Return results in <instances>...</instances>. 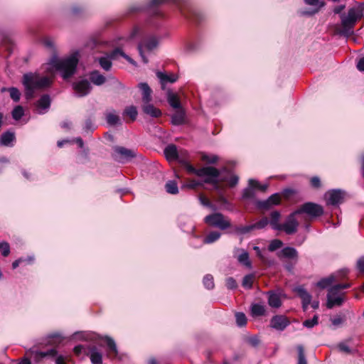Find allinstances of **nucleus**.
Here are the masks:
<instances>
[{
    "label": "nucleus",
    "instance_id": "9d476101",
    "mask_svg": "<svg viewBox=\"0 0 364 364\" xmlns=\"http://www.w3.org/2000/svg\"><path fill=\"white\" fill-rule=\"evenodd\" d=\"M136 156V154L133 149H129L123 146L114 147L113 158L120 163H125Z\"/></svg>",
    "mask_w": 364,
    "mask_h": 364
},
{
    "label": "nucleus",
    "instance_id": "c9c22d12",
    "mask_svg": "<svg viewBox=\"0 0 364 364\" xmlns=\"http://www.w3.org/2000/svg\"><path fill=\"white\" fill-rule=\"evenodd\" d=\"M336 281V276L333 274H331L327 277H324L319 280L316 283V286L321 289H326L328 287H330L334 282Z\"/></svg>",
    "mask_w": 364,
    "mask_h": 364
},
{
    "label": "nucleus",
    "instance_id": "bf43d9fd",
    "mask_svg": "<svg viewBox=\"0 0 364 364\" xmlns=\"http://www.w3.org/2000/svg\"><path fill=\"white\" fill-rule=\"evenodd\" d=\"M226 287L229 289H235L237 287V284L233 277L226 279Z\"/></svg>",
    "mask_w": 364,
    "mask_h": 364
},
{
    "label": "nucleus",
    "instance_id": "79ce46f5",
    "mask_svg": "<svg viewBox=\"0 0 364 364\" xmlns=\"http://www.w3.org/2000/svg\"><path fill=\"white\" fill-rule=\"evenodd\" d=\"M254 229L253 225H246V226H235L234 228V231L236 234L244 235H246Z\"/></svg>",
    "mask_w": 364,
    "mask_h": 364
},
{
    "label": "nucleus",
    "instance_id": "9b49d317",
    "mask_svg": "<svg viewBox=\"0 0 364 364\" xmlns=\"http://www.w3.org/2000/svg\"><path fill=\"white\" fill-rule=\"evenodd\" d=\"M346 193L341 189H332L327 191L324 198L328 205L337 206L343 202Z\"/></svg>",
    "mask_w": 364,
    "mask_h": 364
},
{
    "label": "nucleus",
    "instance_id": "1a4fd4ad",
    "mask_svg": "<svg viewBox=\"0 0 364 364\" xmlns=\"http://www.w3.org/2000/svg\"><path fill=\"white\" fill-rule=\"evenodd\" d=\"M298 215L296 210L287 216L284 223H282L279 230L284 231L287 235H293L296 232L299 227V222L296 218Z\"/></svg>",
    "mask_w": 364,
    "mask_h": 364
},
{
    "label": "nucleus",
    "instance_id": "8fccbe9b",
    "mask_svg": "<svg viewBox=\"0 0 364 364\" xmlns=\"http://www.w3.org/2000/svg\"><path fill=\"white\" fill-rule=\"evenodd\" d=\"M205 287L208 289H212L214 287L213 277L210 274H207L203 277V280Z\"/></svg>",
    "mask_w": 364,
    "mask_h": 364
},
{
    "label": "nucleus",
    "instance_id": "052dcab7",
    "mask_svg": "<svg viewBox=\"0 0 364 364\" xmlns=\"http://www.w3.org/2000/svg\"><path fill=\"white\" fill-rule=\"evenodd\" d=\"M74 350V353L76 354V355H80V353H84L85 354L87 355V351H88V347L86 348L85 346H82V345H79V346H77L74 348L73 349Z\"/></svg>",
    "mask_w": 364,
    "mask_h": 364
},
{
    "label": "nucleus",
    "instance_id": "c85d7f7f",
    "mask_svg": "<svg viewBox=\"0 0 364 364\" xmlns=\"http://www.w3.org/2000/svg\"><path fill=\"white\" fill-rule=\"evenodd\" d=\"M237 251L240 252L237 257V261L245 267L251 269L252 264L250 260L248 252L242 249H237Z\"/></svg>",
    "mask_w": 364,
    "mask_h": 364
},
{
    "label": "nucleus",
    "instance_id": "c03bdc74",
    "mask_svg": "<svg viewBox=\"0 0 364 364\" xmlns=\"http://www.w3.org/2000/svg\"><path fill=\"white\" fill-rule=\"evenodd\" d=\"M165 188L166 192L171 194H176L178 192L177 183L174 181H168L165 185Z\"/></svg>",
    "mask_w": 364,
    "mask_h": 364
},
{
    "label": "nucleus",
    "instance_id": "0e129e2a",
    "mask_svg": "<svg viewBox=\"0 0 364 364\" xmlns=\"http://www.w3.org/2000/svg\"><path fill=\"white\" fill-rule=\"evenodd\" d=\"M357 268L359 272L364 273V257H361L357 262Z\"/></svg>",
    "mask_w": 364,
    "mask_h": 364
},
{
    "label": "nucleus",
    "instance_id": "13d9d810",
    "mask_svg": "<svg viewBox=\"0 0 364 364\" xmlns=\"http://www.w3.org/2000/svg\"><path fill=\"white\" fill-rule=\"evenodd\" d=\"M199 200H200V203L203 206L208 207V208H211L213 210H216L215 206L212 205V203L205 197H204L203 196H200V198H199Z\"/></svg>",
    "mask_w": 364,
    "mask_h": 364
},
{
    "label": "nucleus",
    "instance_id": "ea45409f",
    "mask_svg": "<svg viewBox=\"0 0 364 364\" xmlns=\"http://www.w3.org/2000/svg\"><path fill=\"white\" fill-rule=\"evenodd\" d=\"M221 237V233L218 231H212L209 232L203 239V242L205 244H211L218 240L220 239Z\"/></svg>",
    "mask_w": 364,
    "mask_h": 364
},
{
    "label": "nucleus",
    "instance_id": "4d7b16f0",
    "mask_svg": "<svg viewBox=\"0 0 364 364\" xmlns=\"http://www.w3.org/2000/svg\"><path fill=\"white\" fill-rule=\"evenodd\" d=\"M202 159L208 164H215L217 162L218 157L215 155L203 154L202 156Z\"/></svg>",
    "mask_w": 364,
    "mask_h": 364
},
{
    "label": "nucleus",
    "instance_id": "b1692460",
    "mask_svg": "<svg viewBox=\"0 0 364 364\" xmlns=\"http://www.w3.org/2000/svg\"><path fill=\"white\" fill-rule=\"evenodd\" d=\"M141 91L143 103L150 102L151 101L152 90L146 82H140L138 85Z\"/></svg>",
    "mask_w": 364,
    "mask_h": 364
},
{
    "label": "nucleus",
    "instance_id": "2f4dec72",
    "mask_svg": "<svg viewBox=\"0 0 364 364\" xmlns=\"http://www.w3.org/2000/svg\"><path fill=\"white\" fill-rule=\"evenodd\" d=\"M167 100H168L169 105L173 108L176 109H181V102H180L178 96L176 94H175L171 91H168L167 93Z\"/></svg>",
    "mask_w": 364,
    "mask_h": 364
},
{
    "label": "nucleus",
    "instance_id": "6ab92c4d",
    "mask_svg": "<svg viewBox=\"0 0 364 364\" xmlns=\"http://www.w3.org/2000/svg\"><path fill=\"white\" fill-rule=\"evenodd\" d=\"M90 358L92 364H102V354L95 346H89L87 353Z\"/></svg>",
    "mask_w": 364,
    "mask_h": 364
},
{
    "label": "nucleus",
    "instance_id": "69168bd1",
    "mask_svg": "<svg viewBox=\"0 0 364 364\" xmlns=\"http://www.w3.org/2000/svg\"><path fill=\"white\" fill-rule=\"evenodd\" d=\"M311 184L314 188H318L321 186L320 178L317 176H314L311 179Z\"/></svg>",
    "mask_w": 364,
    "mask_h": 364
},
{
    "label": "nucleus",
    "instance_id": "aec40b11",
    "mask_svg": "<svg viewBox=\"0 0 364 364\" xmlns=\"http://www.w3.org/2000/svg\"><path fill=\"white\" fill-rule=\"evenodd\" d=\"M178 156L176 161L181 164L189 173H192V171L190 169V167L193 166L190 163V156L188 151L185 149H178Z\"/></svg>",
    "mask_w": 364,
    "mask_h": 364
},
{
    "label": "nucleus",
    "instance_id": "37998d69",
    "mask_svg": "<svg viewBox=\"0 0 364 364\" xmlns=\"http://www.w3.org/2000/svg\"><path fill=\"white\" fill-rule=\"evenodd\" d=\"M124 114L129 117L132 121H134L138 115L136 107L133 105L126 107Z\"/></svg>",
    "mask_w": 364,
    "mask_h": 364
},
{
    "label": "nucleus",
    "instance_id": "5fc2aeb1",
    "mask_svg": "<svg viewBox=\"0 0 364 364\" xmlns=\"http://www.w3.org/2000/svg\"><path fill=\"white\" fill-rule=\"evenodd\" d=\"M0 252L4 257H7L10 253V246L6 242H0Z\"/></svg>",
    "mask_w": 364,
    "mask_h": 364
},
{
    "label": "nucleus",
    "instance_id": "4be33fe9",
    "mask_svg": "<svg viewBox=\"0 0 364 364\" xmlns=\"http://www.w3.org/2000/svg\"><path fill=\"white\" fill-rule=\"evenodd\" d=\"M249 186L244 189L242 193L243 199H252L255 198V186L258 185V181L255 179H250L248 181Z\"/></svg>",
    "mask_w": 364,
    "mask_h": 364
},
{
    "label": "nucleus",
    "instance_id": "49530a36",
    "mask_svg": "<svg viewBox=\"0 0 364 364\" xmlns=\"http://www.w3.org/2000/svg\"><path fill=\"white\" fill-rule=\"evenodd\" d=\"M283 246V242L279 239L272 240L268 246V250L270 252H274Z\"/></svg>",
    "mask_w": 364,
    "mask_h": 364
},
{
    "label": "nucleus",
    "instance_id": "864d4df0",
    "mask_svg": "<svg viewBox=\"0 0 364 364\" xmlns=\"http://www.w3.org/2000/svg\"><path fill=\"white\" fill-rule=\"evenodd\" d=\"M297 349H298V363H297V364H307L306 359L304 355L303 347L301 346H299Z\"/></svg>",
    "mask_w": 364,
    "mask_h": 364
},
{
    "label": "nucleus",
    "instance_id": "dca6fc26",
    "mask_svg": "<svg viewBox=\"0 0 364 364\" xmlns=\"http://www.w3.org/2000/svg\"><path fill=\"white\" fill-rule=\"evenodd\" d=\"M280 202V196L278 193H274L264 200H258L257 202V206L261 209L267 210L274 205H277Z\"/></svg>",
    "mask_w": 364,
    "mask_h": 364
},
{
    "label": "nucleus",
    "instance_id": "6e6d98bb",
    "mask_svg": "<svg viewBox=\"0 0 364 364\" xmlns=\"http://www.w3.org/2000/svg\"><path fill=\"white\" fill-rule=\"evenodd\" d=\"M269 223V220L267 218H263L259 221L253 225L254 229H262L265 228Z\"/></svg>",
    "mask_w": 364,
    "mask_h": 364
},
{
    "label": "nucleus",
    "instance_id": "4c0bfd02",
    "mask_svg": "<svg viewBox=\"0 0 364 364\" xmlns=\"http://www.w3.org/2000/svg\"><path fill=\"white\" fill-rule=\"evenodd\" d=\"M106 121L109 125H117L121 124L119 117L115 113L114 111L108 112L106 113Z\"/></svg>",
    "mask_w": 364,
    "mask_h": 364
},
{
    "label": "nucleus",
    "instance_id": "7c9ffc66",
    "mask_svg": "<svg viewBox=\"0 0 364 364\" xmlns=\"http://www.w3.org/2000/svg\"><path fill=\"white\" fill-rule=\"evenodd\" d=\"M354 338L353 337H350L346 339L344 341L341 342L338 345V348L340 351L346 353L347 354H353L356 350L355 348H350L348 346L349 343H353Z\"/></svg>",
    "mask_w": 364,
    "mask_h": 364
},
{
    "label": "nucleus",
    "instance_id": "338daca9",
    "mask_svg": "<svg viewBox=\"0 0 364 364\" xmlns=\"http://www.w3.org/2000/svg\"><path fill=\"white\" fill-rule=\"evenodd\" d=\"M118 54H119L121 56H122L124 58H125L129 63H131L134 65H136V62L132 58H131L129 56L126 55L122 50H120V51L118 52Z\"/></svg>",
    "mask_w": 364,
    "mask_h": 364
},
{
    "label": "nucleus",
    "instance_id": "774afa93",
    "mask_svg": "<svg viewBox=\"0 0 364 364\" xmlns=\"http://www.w3.org/2000/svg\"><path fill=\"white\" fill-rule=\"evenodd\" d=\"M357 68L359 71L364 72V57L361 58L358 62Z\"/></svg>",
    "mask_w": 364,
    "mask_h": 364
},
{
    "label": "nucleus",
    "instance_id": "20e7f679",
    "mask_svg": "<svg viewBox=\"0 0 364 364\" xmlns=\"http://www.w3.org/2000/svg\"><path fill=\"white\" fill-rule=\"evenodd\" d=\"M350 287V284H341L330 287L327 294V308L332 309L335 306L342 305L344 300V293H341V291Z\"/></svg>",
    "mask_w": 364,
    "mask_h": 364
},
{
    "label": "nucleus",
    "instance_id": "f8f14e48",
    "mask_svg": "<svg viewBox=\"0 0 364 364\" xmlns=\"http://www.w3.org/2000/svg\"><path fill=\"white\" fill-rule=\"evenodd\" d=\"M73 87L76 96L80 97L87 95L92 89L90 82L85 79L74 82Z\"/></svg>",
    "mask_w": 364,
    "mask_h": 364
},
{
    "label": "nucleus",
    "instance_id": "680f3d73",
    "mask_svg": "<svg viewBox=\"0 0 364 364\" xmlns=\"http://www.w3.org/2000/svg\"><path fill=\"white\" fill-rule=\"evenodd\" d=\"M168 0H151L146 9H151L155 6L166 2Z\"/></svg>",
    "mask_w": 364,
    "mask_h": 364
},
{
    "label": "nucleus",
    "instance_id": "bb28decb",
    "mask_svg": "<svg viewBox=\"0 0 364 364\" xmlns=\"http://www.w3.org/2000/svg\"><path fill=\"white\" fill-rule=\"evenodd\" d=\"M164 155L168 161H176L178 149L174 144L168 145L164 151Z\"/></svg>",
    "mask_w": 364,
    "mask_h": 364
},
{
    "label": "nucleus",
    "instance_id": "603ef678",
    "mask_svg": "<svg viewBox=\"0 0 364 364\" xmlns=\"http://www.w3.org/2000/svg\"><path fill=\"white\" fill-rule=\"evenodd\" d=\"M235 319L238 326H244L247 323L246 316L242 312H237L235 314Z\"/></svg>",
    "mask_w": 364,
    "mask_h": 364
},
{
    "label": "nucleus",
    "instance_id": "58836bf2",
    "mask_svg": "<svg viewBox=\"0 0 364 364\" xmlns=\"http://www.w3.org/2000/svg\"><path fill=\"white\" fill-rule=\"evenodd\" d=\"M31 353L34 355V358L38 361L39 359L45 358L46 356H55L57 354V351L55 349H50L49 350L41 352V351H31Z\"/></svg>",
    "mask_w": 364,
    "mask_h": 364
},
{
    "label": "nucleus",
    "instance_id": "473e14b6",
    "mask_svg": "<svg viewBox=\"0 0 364 364\" xmlns=\"http://www.w3.org/2000/svg\"><path fill=\"white\" fill-rule=\"evenodd\" d=\"M185 112L183 109H177L171 117V122L174 125H181L184 122Z\"/></svg>",
    "mask_w": 364,
    "mask_h": 364
},
{
    "label": "nucleus",
    "instance_id": "ddd939ff",
    "mask_svg": "<svg viewBox=\"0 0 364 364\" xmlns=\"http://www.w3.org/2000/svg\"><path fill=\"white\" fill-rule=\"evenodd\" d=\"M120 51L119 48L114 49L110 54L97 58L95 61H97L100 67L105 71H109L112 68V60H114L118 52Z\"/></svg>",
    "mask_w": 364,
    "mask_h": 364
},
{
    "label": "nucleus",
    "instance_id": "de8ad7c7",
    "mask_svg": "<svg viewBox=\"0 0 364 364\" xmlns=\"http://www.w3.org/2000/svg\"><path fill=\"white\" fill-rule=\"evenodd\" d=\"M318 323V316L314 315L311 319H306L303 322V326L307 328H312Z\"/></svg>",
    "mask_w": 364,
    "mask_h": 364
},
{
    "label": "nucleus",
    "instance_id": "f257e3e1",
    "mask_svg": "<svg viewBox=\"0 0 364 364\" xmlns=\"http://www.w3.org/2000/svg\"><path fill=\"white\" fill-rule=\"evenodd\" d=\"M22 84L25 88V95L27 99L33 97L37 90L48 87L51 84V80L47 76H41L38 73H27L23 75Z\"/></svg>",
    "mask_w": 364,
    "mask_h": 364
},
{
    "label": "nucleus",
    "instance_id": "e433bc0d",
    "mask_svg": "<svg viewBox=\"0 0 364 364\" xmlns=\"http://www.w3.org/2000/svg\"><path fill=\"white\" fill-rule=\"evenodd\" d=\"M268 304L270 306L274 308H279L282 305L281 299L277 294L273 292H268Z\"/></svg>",
    "mask_w": 364,
    "mask_h": 364
},
{
    "label": "nucleus",
    "instance_id": "a211bd4d",
    "mask_svg": "<svg viewBox=\"0 0 364 364\" xmlns=\"http://www.w3.org/2000/svg\"><path fill=\"white\" fill-rule=\"evenodd\" d=\"M105 341L107 346V356L110 359H120L114 341L109 336H105Z\"/></svg>",
    "mask_w": 364,
    "mask_h": 364
},
{
    "label": "nucleus",
    "instance_id": "f03ea898",
    "mask_svg": "<svg viewBox=\"0 0 364 364\" xmlns=\"http://www.w3.org/2000/svg\"><path fill=\"white\" fill-rule=\"evenodd\" d=\"M78 57V53L75 52L55 63V68L60 72L63 79L67 80L75 74L79 61Z\"/></svg>",
    "mask_w": 364,
    "mask_h": 364
},
{
    "label": "nucleus",
    "instance_id": "4468645a",
    "mask_svg": "<svg viewBox=\"0 0 364 364\" xmlns=\"http://www.w3.org/2000/svg\"><path fill=\"white\" fill-rule=\"evenodd\" d=\"M289 324L288 318L283 315L274 316L270 321V326L279 331H284Z\"/></svg>",
    "mask_w": 364,
    "mask_h": 364
},
{
    "label": "nucleus",
    "instance_id": "0eeeda50",
    "mask_svg": "<svg viewBox=\"0 0 364 364\" xmlns=\"http://www.w3.org/2000/svg\"><path fill=\"white\" fill-rule=\"evenodd\" d=\"M159 45V38L155 36H149L139 43L138 50L144 63H148V58L144 55V50L151 51Z\"/></svg>",
    "mask_w": 364,
    "mask_h": 364
},
{
    "label": "nucleus",
    "instance_id": "e2e57ef3",
    "mask_svg": "<svg viewBox=\"0 0 364 364\" xmlns=\"http://www.w3.org/2000/svg\"><path fill=\"white\" fill-rule=\"evenodd\" d=\"M139 33H140V29L138 27H134L133 28L132 31L130 33L129 36H128V39L129 41H132Z\"/></svg>",
    "mask_w": 364,
    "mask_h": 364
},
{
    "label": "nucleus",
    "instance_id": "412c9836",
    "mask_svg": "<svg viewBox=\"0 0 364 364\" xmlns=\"http://www.w3.org/2000/svg\"><path fill=\"white\" fill-rule=\"evenodd\" d=\"M38 113L42 114L47 112L50 106V98L48 95H43L36 103Z\"/></svg>",
    "mask_w": 364,
    "mask_h": 364
},
{
    "label": "nucleus",
    "instance_id": "393cba45",
    "mask_svg": "<svg viewBox=\"0 0 364 364\" xmlns=\"http://www.w3.org/2000/svg\"><path fill=\"white\" fill-rule=\"evenodd\" d=\"M142 110L146 114L149 115L151 117L157 118L161 115V111L155 107L153 105L150 104V102L144 103L142 105Z\"/></svg>",
    "mask_w": 364,
    "mask_h": 364
},
{
    "label": "nucleus",
    "instance_id": "a18cd8bd",
    "mask_svg": "<svg viewBox=\"0 0 364 364\" xmlns=\"http://www.w3.org/2000/svg\"><path fill=\"white\" fill-rule=\"evenodd\" d=\"M23 114L24 109L21 105L16 106L11 112L12 117L15 120H19L23 116Z\"/></svg>",
    "mask_w": 364,
    "mask_h": 364
},
{
    "label": "nucleus",
    "instance_id": "72a5a7b5",
    "mask_svg": "<svg viewBox=\"0 0 364 364\" xmlns=\"http://www.w3.org/2000/svg\"><path fill=\"white\" fill-rule=\"evenodd\" d=\"M280 217L281 214L279 211H273L270 213V220H269V223L272 229L279 230L282 224L279 223Z\"/></svg>",
    "mask_w": 364,
    "mask_h": 364
},
{
    "label": "nucleus",
    "instance_id": "c756f323",
    "mask_svg": "<svg viewBox=\"0 0 364 364\" xmlns=\"http://www.w3.org/2000/svg\"><path fill=\"white\" fill-rule=\"evenodd\" d=\"M15 140V134L14 132L7 131L3 133L0 137V144L5 146H12Z\"/></svg>",
    "mask_w": 364,
    "mask_h": 364
},
{
    "label": "nucleus",
    "instance_id": "39448f33",
    "mask_svg": "<svg viewBox=\"0 0 364 364\" xmlns=\"http://www.w3.org/2000/svg\"><path fill=\"white\" fill-rule=\"evenodd\" d=\"M360 17V12L355 8L350 9L347 15L341 14V18L343 28L340 33L345 36L352 35L353 33V28Z\"/></svg>",
    "mask_w": 364,
    "mask_h": 364
},
{
    "label": "nucleus",
    "instance_id": "2eb2a0df",
    "mask_svg": "<svg viewBox=\"0 0 364 364\" xmlns=\"http://www.w3.org/2000/svg\"><path fill=\"white\" fill-rule=\"evenodd\" d=\"M294 291L299 295L302 301V308L306 311L311 301V294L302 287L298 286L294 289Z\"/></svg>",
    "mask_w": 364,
    "mask_h": 364
},
{
    "label": "nucleus",
    "instance_id": "09e8293b",
    "mask_svg": "<svg viewBox=\"0 0 364 364\" xmlns=\"http://www.w3.org/2000/svg\"><path fill=\"white\" fill-rule=\"evenodd\" d=\"M11 98L15 102H18L21 97V92L16 87H12L8 89Z\"/></svg>",
    "mask_w": 364,
    "mask_h": 364
},
{
    "label": "nucleus",
    "instance_id": "6e6552de",
    "mask_svg": "<svg viewBox=\"0 0 364 364\" xmlns=\"http://www.w3.org/2000/svg\"><path fill=\"white\" fill-rule=\"evenodd\" d=\"M296 213H297L298 215L305 213L310 218H314L322 215L323 213V209L322 206L318 204L307 202L296 209Z\"/></svg>",
    "mask_w": 364,
    "mask_h": 364
},
{
    "label": "nucleus",
    "instance_id": "423d86ee",
    "mask_svg": "<svg viewBox=\"0 0 364 364\" xmlns=\"http://www.w3.org/2000/svg\"><path fill=\"white\" fill-rule=\"evenodd\" d=\"M204 222L208 225L225 230L232 226L230 220L220 213H215L205 217Z\"/></svg>",
    "mask_w": 364,
    "mask_h": 364
},
{
    "label": "nucleus",
    "instance_id": "f704fd0d",
    "mask_svg": "<svg viewBox=\"0 0 364 364\" xmlns=\"http://www.w3.org/2000/svg\"><path fill=\"white\" fill-rule=\"evenodd\" d=\"M222 172L223 177L227 178L225 181L228 182V184L230 187L235 186L238 183V176L236 175H232L230 171H229L227 168H223Z\"/></svg>",
    "mask_w": 364,
    "mask_h": 364
},
{
    "label": "nucleus",
    "instance_id": "a19ab883",
    "mask_svg": "<svg viewBox=\"0 0 364 364\" xmlns=\"http://www.w3.org/2000/svg\"><path fill=\"white\" fill-rule=\"evenodd\" d=\"M265 313V307L259 304H255L251 307V314L252 316H260Z\"/></svg>",
    "mask_w": 364,
    "mask_h": 364
},
{
    "label": "nucleus",
    "instance_id": "3c124183",
    "mask_svg": "<svg viewBox=\"0 0 364 364\" xmlns=\"http://www.w3.org/2000/svg\"><path fill=\"white\" fill-rule=\"evenodd\" d=\"M254 281L253 274H247L245 276L242 280V287L246 289H251Z\"/></svg>",
    "mask_w": 364,
    "mask_h": 364
},
{
    "label": "nucleus",
    "instance_id": "a878e982",
    "mask_svg": "<svg viewBox=\"0 0 364 364\" xmlns=\"http://www.w3.org/2000/svg\"><path fill=\"white\" fill-rule=\"evenodd\" d=\"M89 79L95 85L100 86L106 82V77L98 70H92L89 74Z\"/></svg>",
    "mask_w": 364,
    "mask_h": 364
},
{
    "label": "nucleus",
    "instance_id": "f3484780",
    "mask_svg": "<svg viewBox=\"0 0 364 364\" xmlns=\"http://www.w3.org/2000/svg\"><path fill=\"white\" fill-rule=\"evenodd\" d=\"M277 255L280 259L286 258L291 259L295 262H297L299 257L298 251L294 247H286L283 248L281 251L277 253Z\"/></svg>",
    "mask_w": 364,
    "mask_h": 364
},
{
    "label": "nucleus",
    "instance_id": "5701e85b",
    "mask_svg": "<svg viewBox=\"0 0 364 364\" xmlns=\"http://www.w3.org/2000/svg\"><path fill=\"white\" fill-rule=\"evenodd\" d=\"M304 3L306 5L312 6H318V8L311 10V11H301V14L304 16H311L317 12H318L319 9L324 6V2L319 1V0H304Z\"/></svg>",
    "mask_w": 364,
    "mask_h": 364
},
{
    "label": "nucleus",
    "instance_id": "7ed1b4c3",
    "mask_svg": "<svg viewBox=\"0 0 364 364\" xmlns=\"http://www.w3.org/2000/svg\"><path fill=\"white\" fill-rule=\"evenodd\" d=\"M190 169L192 171V173L199 177H203L205 183L214 185L215 188H218L219 181L227 180L225 177H223L222 170L219 171L212 166L203 167L198 169L194 167H190Z\"/></svg>",
    "mask_w": 364,
    "mask_h": 364
},
{
    "label": "nucleus",
    "instance_id": "cd10ccee",
    "mask_svg": "<svg viewBox=\"0 0 364 364\" xmlns=\"http://www.w3.org/2000/svg\"><path fill=\"white\" fill-rule=\"evenodd\" d=\"M157 77L160 80L162 85H165L167 82L173 83L178 80V75L173 73L167 74L165 73H162L158 71L156 73Z\"/></svg>",
    "mask_w": 364,
    "mask_h": 364
}]
</instances>
